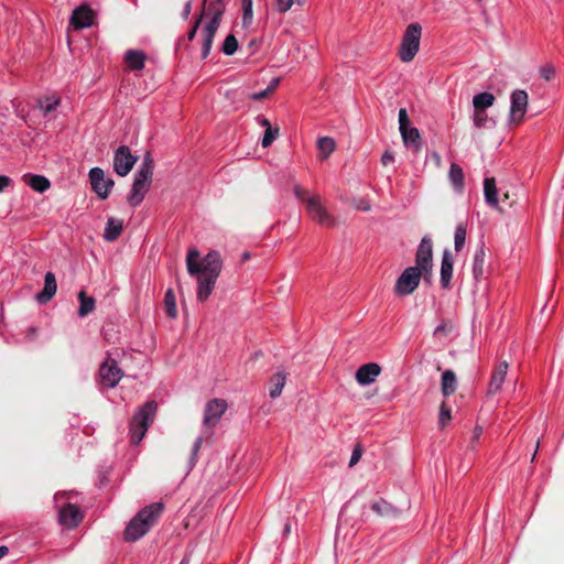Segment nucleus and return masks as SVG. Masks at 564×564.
<instances>
[{"instance_id": "obj_3", "label": "nucleus", "mask_w": 564, "mask_h": 564, "mask_svg": "<svg viewBox=\"0 0 564 564\" xmlns=\"http://www.w3.org/2000/svg\"><path fill=\"white\" fill-rule=\"evenodd\" d=\"M153 169V161L150 154L148 153L141 166L134 174L131 191L127 196V202L130 206H139L143 200L144 196L147 195V193L149 192L152 184Z\"/></svg>"}, {"instance_id": "obj_36", "label": "nucleus", "mask_w": 564, "mask_h": 564, "mask_svg": "<svg viewBox=\"0 0 564 564\" xmlns=\"http://www.w3.org/2000/svg\"><path fill=\"white\" fill-rule=\"evenodd\" d=\"M238 50V40L234 34H229L226 36L224 44L221 46V51L225 55H234Z\"/></svg>"}, {"instance_id": "obj_15", "label": "nucleus", "mask_w": 564, "mask_h": 564, "mask_svg": "<svg viewBox=\"0 0 564 564\" xmlns=\"http://www.w3.org/2000/svg\"><path fill=\"white\" fill-rule=\"evenodd\" d=\"M89 180L94 192L101 198L108 197L110 189L113 187L115 182L111 178H106L105 172L100 167H93L89 171Z\"/></svg>"}, {"instance_id": "obj_35", "label": "nucleus", "mask_w": 564, "mask_h": 564, "mask_svg": "<svg viewBox=\"0 0 564 564\" xmlns=\"http://www.w3.org/2000/svg\"><path fill=\"white\" fill-rule=\"evenodd\" d=\"M164 306L166 315L171 318H175L177 316L176 308V299L172 289H169L164 295Z\"/></svg>"}, {"instance_id": "obj_7", "label": "nucleus", "mask_w": 564, "mask_h": 564, "mask_svg": "<svg viewBox=\"0 0 564 564\" xmlns=\"http://www.w3.org/2000/svg\"><path fill=\"white\" fill-rule=\"evenodd\" d=\"M421 34L422 26L417 22L406 26L399 50V57L402 62L410 63L413 61L420 50Z\"/></svg>"}, {"instance_id": "obj_56", "label": "nucleus", "mask_w": 564, "mask_h": 564, "mask_svg": "<svg viewBox=\"0 0 564 564\" xmlns=\"http://www.w3.org/2000/svg\"><path fill=\"white\" fill-rule=\"evenodd\" d=\"M258 122L261 127H264L265 129H269V127H271L269 119H267L264 117H259Z\"/></svg>"}, {"instance_id": "obj_4", "label": "nucleus", "mask_w": 564, "mask_h": 564, "mask_svg": "<svg viewBox=\"0 0 564 564\" xmlns=\"http://www.w3.org/2000/svg\"><path fill=\"white\" fill-rule=\"evenodd\" d=\"M225 12V3L223 0H210L206 13L212 17L210 21L203 30V47L202 58L205 59L212 50L214 37L220 25L223 14Z\"/></svg>"}, {"instance_id": "obj_2", "label": "nucleus", "mask_w": 564, "mask_h": 564, "mask_svg": "<svg viewBox=\"0 0 564 564\" xmlns=\"http://www.w3.org/2000/svg\"><path fill=\"white\" fill-rule=\"evenodd\" d=\"M163 509V503L155 502L140 510L128 523L124 530V540L134 542L147 534L151 527L158 522Z\"/></svg>"}, {"instance_id": "obj_50", "label": "nucleus", "mask_w": 564, "mask_h": 564, "mask_svg": "<svg viewBox=\"0 0 564 564\" xmlns=\"http://www.w3.org/2000/svg\"><path fill=\"white\" fill-rule=\"evenodd\" d=\"M482 434V427L481 426H476L473 431V435H471V438H470V443H469V447L471 449L475 448V445L477 444V442L479 441L480 436Z\"/></svg>"}, {"instance_id": "obj_48", "label": "nucleus", "mask_w": 564, "mask_h": 564, "mask_svg": "<svg viewBox=\"0 0 564 564\" xmlns=\"http://www.w3.org/2000/svg\"><path fill=\"white\" fill-rule=\"evenodd\" d=\"M203 14H204V11L199 14V17L196 19L195 23L193 24V26L188 31V33H187V40L188 41H193L194 40V37L196 35V32H197V30L199 28V24L202 22Z\"/></svg>"}, {"instance_id": "obj_43", "label": "nucleus", "mask_w": 564, "mask_h": 564, "mask_svg": "<svg viewBox=\"0 0 564 564\" xmlns=\"http://www.w3.org/2000/svg\"><path fill=\"white\" fill-rule=\"evenodd\" d=\"M473 121L475 127L482 128L488 121V115L486 110H474Z\"/></svg>"}, {"instance_id": "obj_17", "label": "nucleus", "mask_w": 564, "mask_h": 564, "mask_svg": "<svg viewBox=\"0 0 564 564\" xmlns=\"http://www.w3.org/2000/svg\"><path fill=\"white\" fill-rule=\"evenodd\" d=\"M381 373V367L376 362H368L358 368L356 371V381L361 386H367L376 381Z\"/></svg>"}, {"instance_id": "obj_49", "label": "nucleus", "mask_w": 564, "mask_h": 564, "mask_svg": "<svg viewBox=\"0 0 564 564\" xmlns=\"http://www.w3.org/2000/svg\"><path fill=\"white\" fill-rule=\"evenodd\" d=\"M555 75V68L554 66L552 65H545L544 67L541 68V76L545 79V80H551Z\"/></svg>"}, {"instance_id": "obj_25", "label": "nucleus", "mask_w": 564, "mask_h": 564, "mask_svg": "<svg viewBox=\"0 0 564 564\" xmlns=\"http://www.w3.org/2000/svg\"><path fill=\"white\" fill-rule=\"evenodd\" d=\"M457 389V379L453 370H445L442 375V393L444 397L452 395Z\"/></svg>"}, {"instance_id": "obj_55", "label": "nucleus", "mask_w": 564, "mask_h": 564, "mask_svg": "<svg viewBox=\"0 0 564 564\" xmlns=\"http://www.w3.org/2000/svg\"><path fill=\"white\" fill-rule=\"evenodd\" d=\"M393 160H394L393 154L388 152V151L384 152L382 158H381V162H382L383 165L390 164L391 162H393Z\"/></svg>"}, {"instance_id": "obj_22", "label": "nucleus", "mask_w": 564, "mask_h": 564, "mask_svg": "<svg viewBox=\"0 0 564 564\" xmlns=\"http://www.w3.org/2000/svg\"><path fill=\"white\" fill-rule=\"evenodd\" d=\"M484 194L486 203L499 212H503V207L499 206L498 189L495 177H486L484 181Z\"/></svg>"}, {"instance_id": "obj_52", "label": "nucleus", "mask_w": 564, "mask_h": 564, "mask_svg": "<svg viewBox=\"0 0 564 564\" xmlns=\"http://www.w3.org/2000/svg\"><path fill=\"white\" fill-rule=\"evenodd\" d=\"M270 95H271V93L269 91L268 88H265L262 91L252 94L251 95V99H253V100H262V99L269 97Z\"/></svg>"}, {"instance_id": "obj_60", "label": "nucleus", "mask_w": 564, "mask_h": 564, "mask_svg": "<svg viewBox=\"0 0 564 564\" xmlns=\"http://www.w3.org/2000/svg\"><path fill=\"white\" fill-rule=\"evenodd\" d=\"M250 258H251L250 252L245 251V252L241 254V262H246V261H248Z\"/></svg>"}, {"instance_id": "obj_1", "label": "nucleus", "mask_w": 564, "mask_h": 564, "mask_svg": "<svg viewBox=\"0 0 564 564\" xmlns=\"http://www.w3.org/2000/svg\"><path fill=\"white\" fill-rule=\"evenodd\" d=\"M187 272L197 278V299L205 302L212 294L221 272L223 260L218 251H209L202 260L197 249H191L186 257Z\"/></svg>"}, {"instance_id": "obj_54", "label": "nucleus", "mask_w": 564, "mask_h": 564, "mask_svg": "<svg viewBox=\"0 0 564 564\" xmlns=\"http://www.w3.org/2000/svg\"><path fill=\"white\" fill-rule=\"evenodd\" d=\"M11 178L6 175H0V192L11 184Z\"/></svg>"}, {"instance_id": "obj_37", "label": "nucleus", "mask_w": 564, "mask_h": 564, "mask_svg": "<svg viewBox=\"0 0 564 564\" xmlns=\"http://www.w3.org/2000/svg\"><path fill=\"white\" fill-rule=\"evenodd\" d=\"M465 240H466V226L464 224H459L456 227L455 236H454V245H455V250L457 252H459L463 249V247L465 245Z\"/></svg>"}, {"instance_id": "obj_41", "label": "nucleus", "mask_w": 564, "mask_h": 564, "mask_svg": "<svg viewBox=\"0 0 564 564\" xmlns=\"http://www.w3.org/2000/svg\"><path fill=\"white\" fill-rule=\"evenodd\" d=\"M241 4L243 9L242 22L247 26L252 21V0H241Z\"/></svg>"}, {"instance_id": "obj_11", "label": "nucleus", "mask_w": 564, "mask_h": 564, "mask_svg": "<svg viewBox=\"0 0 564 564\" xmlns=\"http://www.w3.org/2000/svg\"><path fill=\"white\" fill-rule=\"evenodd\" d=\"M122 376L123 371L118 367L117 360L109 355L99 368L100 383L106 388H115Z\"/></svg>"}, {"instance_id": "obj_62", "label": "nucleus", "mask_w": 564, "mask_h": 564, "mask_svg": "<svg viewBox=\"0 0 564 564\" xmlns=\"http://www.w3.org/2000/svg\"><path fill=\"white\" fill-rule=\"evenodd\" d=\"M535 455H536V451H535V452H534V454L532 455V460H534Z\"/></svg>"}, {"instance_id": "obj_27", "label": "nucleus", "mask_w": 564, "mask_h": 564, "mask_svg": "<svg viewBox=\"0 0 564 564\" xmlns=\"http://www.w3.org/2000/svg\"><path fill=\"white\" fill-rule=\"evenodd\" d=\"M23 178L31 188L39 193L45 192L51 185L50 181L42 175L25 174Z\"/></svg>"}, {"instance_id": "obj_58", "label": "nucleus", "mask_w": 564, "mask_h": 564, "mask_svg": "<svg viewBox=\"0 0 564 564\" xmlns=\"http://www.w3.org/2000/svg\"><path fill=\"white\" fill-rule=\"evenodd\" d=\"M191 8H192V4H191V1H188L186 4H185V8H184V11H183V18L184 19H187L189 13H191Z\"/></svg>"}, {"instance_id": "obj_16", "label": "nucleus", "mask_w": 564, "mask_h": 564, "mask_svg": "<svg viewBox=\"0 0 564 564\" xmlns=\"http://www.w3.org/2000/svg\"><path fill=\"white\" fill-rule=\"evenodd\" d=\"M95 17V12L88 4H82L73 11L69 22L75 30H82L91 26Z\"/></svg>"}, {"instance_id": "obj_59", "label": "nucleus", "mask_w": 564, "mask_h": 564, "mask_svg": "<svg viewBox=\"0 0 564 564\" xmlns=\"http://www.w3.org/2000/svg\"><path fill=\"white\" fill-rule=\"evenodd\" d=\"M9 552V549L8 546L6 545H0V558H2L3 556H6Z\"/></svg>"}, {"instance_id": "obj_51", "label": "nucleus", "mask_w": 564, "mask_h": 564, "mask_svg": "<svg viewBox=\"0 0 564 564\" xmlns=\"http://www.w3.org/2000/svg\"><path fill=\"white\" fill-rule=\"evenodd\" d=\"M354 206L356 209L364 210V212H368L371 208L370 204L362 198L356 199L354 202Z\"/></svg>"}, {"instance_id": "obj_24", "label": "nucleus", "mask_w": 564, "mask_h": 564, "mask_svg": "<svg viewBox=\"0 0 564 564\" xmlns=\"http://www.w3.org/2000/svg\"><path fill=\"white\" fill-rule=\"evenodd\" d=\"M371 509L373 512H376L379 517L384 518H397L400 514V511L393 507L388 501L380 499L377 501H373L371 503Z\"/></svg>"}, {"instance_id": "obj_21", "label": "nucleus", "mask_w": 564, "mask_h": 564, "mask_svg": "<svg viewBox=\"0 0 564 564\" xmlns=\"http://www.w3.org/2000/svg\"><path fill=\"white\" fill-rule=\"evenodd\" d=\"M57 290L56 279L54 273L46 272L44 279V288L43 290L35 295V299L39 303L45 304L50 302L55 295Z\"/></svg>"}, {"instance_id": "obj_57", "label": "nucleus", "mask_w": 564, "mask_h": 564, "mask_svg": "<svg viewBox=\"0 0 564 564\" xmlns=\"http://www.w3.org/2000/svg\"><path fill=\"white\" fill-rule=\"evenodd\" d=\"M279 83H280V79H279V78H274V79L271 82V84L267 87L271 94L274 91V89L276 88V86L279 85Z\"/></svg>"}, {"instance_id": "obj_30", "label": "nucleus", "mask_w": 564, "mask_h": 564, "mask_svg": "<svg viewBox=\"0 0 564 564\" xmlns=\"http://www.w3.org/2000/svg\"><path fill=\"white\" fill-rule=\"evenodd\" d=\"M285 381L286 376L283 372H278L270 378L269 393L272 399L281 395Z\"/></svg>"}, {"instance_id": "obj_18", "label": "nucleus", "mask_w": 564, "mask_h": 564, "mask_svg": "<svg viewBox=\"0 0 564 564\" xmlns=\"http://www.w3.org/2000/svg\"><path fill=\"white\" fill-rule=\"evenodd\" d=\"M83 520V513L76 505L67 503L59 511V522L67 528L77 527Z\"/></svg>"}, {"instance_id": "obj_34", "label": "nucleus", "mask_w": 564, "mask_h": 564, "mask_svg": "<svg viewBox=\"0 0 564 564\" xmlns=\"http://www.w3.org/2000/svg\"><path fill=\"white\" fill-rule=\"evenodd\" d=\"M318 151L323 160L327 159L335 150V141L329 137L319 138L317 141Z\"/></svg>"}, {"instance_id": "obj_47", "label": "nucleus", "mask_w": 564, "mask_h": 564, "mask_svg": "<svg viewBox=\"0 0 564 564\" xmlns=\"http://www.w3.org/2000/svg\"><path fill=\"white\" fill-rule=\"evenodd\" d=\"M361 456H362V447L358 444V445H356V447L354 448V451L351 453L350 460H349V467L355 466L360 460Z\"/></svg>"}, {"instance_id": "obj_31", "label": "nucleus", "mask_w": 564, "mask_h": 564, "mask_svg": "<svg viewBox=\"0 0 564 564\" xmlns=\"http://www.w3.org/2000/svg\"><path fill=\"white\" fill-rule=\"evenodd\" d=\"M145 55L141 51L129 50L126 53V62L131 69L139 70L144 67Z\"/></svg>"}, {"instance_id": "obj_40", "label": "nucleus", "mask_w": 564, "mask_h": 564, "mask_svg": "<svg viewBox=\"0 0 564 564\" xmlns=\"http://www.w3.org/2000/svg\"><path fill=\"white\" fill-rule=\"evenodd\" d=\"M59 101H61L59 98L46 97L44 100H39V104H40L41 109L45 113H50L57 108V106L59 105Z\"/></svg>"}, {"instance_id": "obj_33", "label": "nucleus", "mask_w": 564, "mask_h": 564, "mask_svg": "<svg viewBox=\"0 0 564 564\" xmlns=\"http://www.w3.org/2000/svg\"><path fill=\"white\" fill-rule=\"evenodd\" d=\"M448 177L454 185L455 189L462 192L464 188V173L462 167L456 164L452 163L448 172Z\"/></svg>"}, {"instance_id": "obj_20", "label": "nucleus", "mask_w": 564, "mask_h": 564, "mask_svg": "<svg viewBox=\"0 0 564 564\" xmlns=\"http://www.w3.org/2000/svg\"><path fill=\"white\" fill-rule=\"evenodd\" d=\"M454 259L449 250H444L441 263V285L443 289H451V280L453 276Z\"/></svg>"}, {"instance_id": "obj_14", "label": "nucleus", "mask_w": 564, "mask_h": 564, "mask_svg": "<svg viewBox=\"0 0 564 564\" xmlns=\"http://www.w3.org/2000/svg\"><path fill=\"white\" fill-rule=\"evenodd\" d=\"M528 94L522 89H517L511 94L510 122L519 124L522 122L528 107Z\"/></svg>"}, {"instance_id": "obj_42", "label": "nucleus", "mask_w": 564, "mask_h": 564, "mask_svg": "<svg viewBox=\"0 0 564 564\" xmlns=\"http://www.w3.org/2000/svg\"><path fill=\"white\" fill-rule=\"evenodd\" d=\"M451 409L443 402L440 406L438 424L444 427L451 421Z\"/></svg>"}, {"instance_id": "obj_53", "label": "nucleus", "mask_w": 564, "mask_h": 564, "mask_svg": "<svg viewBox=\"0 0 564 564\" xmlns=\"http://www.w3.org/2000/svg\"><path fill=\"white\" fill-rule=\"evenodd\" d=\"M502 203L508 204L509 207H512L516 204L514 195H510L509 193L503 194Z\"/></svg>"}, {"instance_id": "obj_12", "label": "nucleus", "mask_w": 564, "mask_h": 564, "mask_svg": "<svg viewBox=\"0 0 564 564\" xmlns=\"http://www.w3.org/2000/svg\"><path fill=\"white\" fill-rule=\"evenodd\" d=\"M138 158L127 145H120L113 155V170L119 176H127L133 169Z\"/></svg>"}, {"instance_id": "obj_39", "label": "nucleus", "mask_w": 564, "mask_h": 564, "mask_svg": "<svg viewBox=\"0 0 564 564\" xmlns=\"http://www.w3.org/2000/svg\"><path fill=\"white\" fill-rule=\"evenodd\" d=\"M278 135H279V127H275V128L269 127V129H265V131H264V134H263V138L261 141V145L263 148L270 147L273 143V141L278 138Z\"/></svg>"}, {"instance_id": "obj_61", "label": "nucleus", "mask_w": 564, "mask_h": 564, "mask_svg": "<svg viewBox=\"0 0 564 564\" xmlns=\"http://www.w3.org/2000/svg\"><path fill=\"white\" fill-rule=\"evenodd\" d=\"M290 532H291V524H290V523H286V524L284 525V533H285V534H289Z\"/></svg>"}, {"instance_id": "obj_46", "label": "nucleus", "mask_w": 564, "mask_h": 564, "mask_svg": "<svg viewBox=\"0 0 564 564\" xmlns=\"http://www.w3.org/2000/svg\"><path fill=\"white\" fill-rule=\"evenodd\" d=\"M453 329V326L452 324L448 322V321H444L441 325H438L435 330H434V334L435 335H448Z\"/></svg>"}, {"instance_id": "obj_10", "label": "nucleus", "mask_w": 564, "mask_h": 564, "mask_svg": "<svg viewBox=\"0 0 564 564\" xmlns=\"http://www.w3.org/2000/svg\"><path fill=\"white\" fill-rule=\"evenodd\" d=\"M417 268L408 267L398 278L394 292L400 296L412 294L419 286L423 273Z\"/></svg>"}, {"instance_id": "obj_6", "label": "nucleus", "mask_w": 564, "mask_h": 564, "mask_svg": "<svg viewBox=\"0 0 564 564\" xmlns=\"http://www.w3.org/2000/svg\"><path fill=\"white\" fill-rule=\"evenodd\" d=\"M294 194L299 199L306 203L307 213L314 221L327 227L336 225L335 218L328 214L318 195L308 196V192L299 185L294 187Z\"/></svg>"}, {"instance_id": "obj_29", "label": "nucleus", "mask_w": 564, "mask_h": 564, "mask_svg": "<svg viewBox=\"0 0 564 564\" xmlns=\"http://www.w3.org/2000/svg\"><path fill=\"white\" fill-rule=\"evenodd\" d=\"M485 250L484 248H479L475 254L473 260V275L476 281H480L485 274Z\"/></svg>"}, {"instance_id": "obj_9", "label": "nucleus", "mask_w": 564, "mask_h": 564, "mask_svg": "<svg viewBox=\"0 0 564 564\" xmlns=\"http://www.w3.org/2000/svg\"><path fill=\"white\" fill-rule=\"evenodd\" d=\"M413 268H417V271L423 273L424 280H430L433 269V242L430 237L422 238L415 253V265Z\"/></svg>"}, {"instance_id": "obj_44", "label": "nucleus", "mask_w": 564, "mask_h": 564, "mask_svg": "<svg viewBox=\"0 0 564 564\" xmlns=\"http://www.w3.org/2000/svg\"><path fill=\"white\" fill-rule=\"evenodd\" d=\"M410 127V119L405 108L399 110V129L404 130Z\"/></svg>"}, {"instance_id": "obj_23", "label": "nucleus", "mask_w": 564, "mask_h": 564, "mask_svg": "<svg viewBox=\"0 0 564 564\" xmlns=\"http://www.w3.org/2000/svg\"><path fill=\"white\" fill-rule=\"evenodd\" d=\"M403 143L406 147H412L415 152L421 150L422 141L420 132L416 128L408 127L404 130H400Z\"/></svg>"}, {"instance_id": "obj_19", "label": "nucleus", "mask_w": 564, "mask_h": 564, "mask_svg": "<svg viewBox=\"0 0 564 564\" xmlns=\"http://www.w3.org/2000/svg\"><path fill=\"white\" fill-rule=\"evenodd\" d=\"M509 364L501 361L492 370L491 378L488 384V394H496L500 391L502 383L505 382Z\"/></svg>"}, {"instance_id": "obj_28", "label": "nucleus", "mask_w": 564, "mask_h": 564, "mask_svg": "<svg viewBox=\"0 0 564 564\" xmlns=\"http://www.w3.org/2000/svg\"><path fill=\"white\" fill-rule=\"evenodd\" d=\"M122 220L112 217L109 218L104 232V238L110 242L117 240L122 231Z\"/></svg>"}, {"instance_id": "obj_5", "label": "nucleus", "mask_w": 564, "mask_h": 564, "mask_svg": "<svg viewBox=\"0 0 564 564\" xmlns=\"http://www.w3.org/2000/svg\"><path fill=\"white\" fill-rule=\"evenodd\" d=\"M158 410L155 401L145 402L130 422L131 443L139 444L153 422Z\"/></svg>"}, {"instance_id": "obj_26", "label": "nucleus", "mask_w": 564, "mask_h": 564, "mask_svg": "<svg viewBox=\"0 0 564 564\" xmlns=\"http://www.w3.org/2000/svg\"><path fill=\"white\" fill-rule=\"evenodd\" d=\"M78 301H79V307H78V316L79 317H86L90 313L94 312L96 306V300L93 296H88L85 291H80L78 293Z\"/></svg>"}, {"instance_id": "obj_13", "label": "nucleus", "mask_w": 564, "mask_h": 564, "mask_svg": "<svg viewBox=\"0 0 564 564\" xmlns=\"http://www.w3.org/2000/svg\"><path fill=\"white\" fill-rule=\"evenodd\" d=\"M226 410L227 402L225 400L213 399L208 401L204 409L203 425L207 429L216 426Z\"/></svg>"}, {"instance_id": "obj_45", "label": "nucleus", "mask_w": 564, "mask_h": 564, "mask_svg": "<svg viewBox=\"0 0 564 564\" xmlns=\"http://www.w3.org/2000/svg\"><path fill=\"white\" fill-rule=\"evenodd\" d=\"M202 445H203V437L199 436L196 438L194 445H193V449H192V457H191V468L195 465L196 463V457H197V454L198 452L200 451L202 448Z\"/></svg>"}, {"instance_id": "obj_38", "label": "nucleus", "mask_w": 564, "mask_h": 564, "mask_svg": "<svg viewBox=\"0 0 564 564\" xmlns=\"http://www.w3.org/2000/svg\"><path fill=\"white\" fill-rule=\"evenodd\" d=\"M306 0H275L274 8L280 13L288 12L293 4H299L300 7L305 4Z\"/></svg>"}, {"instance_id": "obj_32", "label": "nucleus", "mask_w": 564, "mask_h": 564, "mask_svg": "<svg viewBox=\"0 0 564 564\" xmlns=\"http://www.w3.org/2000/svg\"><path fill=\"white\" fill-rule=\"evenodd\" d=\"M495 102V96L491 93H480L473 98L474 110H486Z\"/></svg>"}, {"instance_id": "obj_8", "label": "nucleus", "mask_w": 564, "mask_h": 564, "mask_svg": "<svg viewBox=\"0 0 564 564\" xmlns=\"http://www.w3.org/2000/svg\"><path fill=\"white\" fill-rule=\"evenodd\" d=\"M413 268H417V271L423 273L424 280H430L433 269V242L430 237L422 238L415 253V265Z\"/></svg>"}]
</instances>
